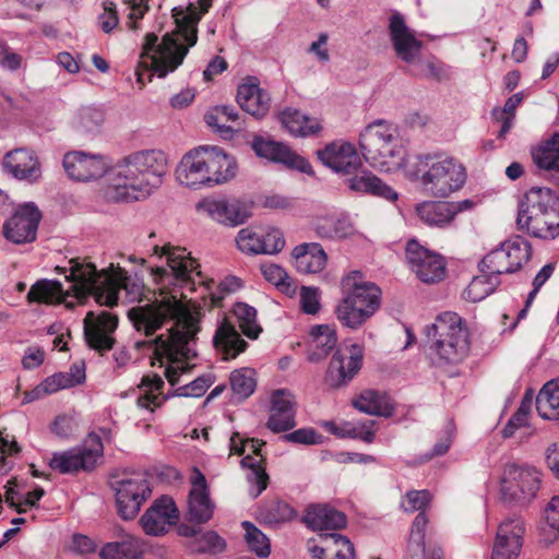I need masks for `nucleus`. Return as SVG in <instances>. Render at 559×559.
Segmentation results:
<instances>
[{"instance_id":"6ab92c4d","label":"nucleus","mask_w":559,"mask_h":559,"mask_svg":"<svg viewBox=\"0 0 559 559\" xmlns=\"http://www.w3.org/2000/svg\"><path fill=\"white\" fill-rule=\"evenodd\" d=\"M251 148L259 157L284 164L288 168L297 169L304 174H312V167L309 162L282 142L254 135L251 141Z\"/></svg>"},{"instance_id":"473e14b6","label":"nucleus","mask_w":559,"mask_h":559,"mask_svg":"<svg viewBox=\"0 0 559 559\" xmlns=\"http://www.w3.org/2000/svg\"><path fill=\"white\" fill-rule=\"evenodd\" d=\"M213 345L222 354L223 359L228 360L245 352L248 344L241 338L236 328L224 319L215 331Z\"/></svg>"},{"instance_id":"f257e3e1","label":"nucleus","mask_w":559,"mask_h":559,"mask_svg":"<svg viewBox=\"0 0 559 559\" xmlns=\"http://www.w3.org/2000/svg\"><path fill=\"white\" fill-rule=\"evenodd\" d=\"M128 318L134 329L146 336L154 335L166 322H174L165 333L136 342V347L153 350L152 365L158 361L162 367L166 360L169 365L165 369V377L171 385H176L180 374L190 370L187 361L195 357L189 343L200 331L198 317L176 296L165 295L153 302L131 308Z\"/></svg>"},{"instance_id":"a211bd4d","label":"nucleus","mask_w":559,"mask_h":559,"mask_svg":"<svg viewBox=\"0 0 559 559\" xmlns=\"http://www.w3.org/2000/svg\"><path fill=\"white\" fill-rule=\"evenodd\" d=\"M214 510L215 503L210 497L206 478L199 468H194L187 501V521L198 525L205 524L213 518Z\"/></svg>"},{"instance_id":"4d7b16f0","label":"nucleus","mask_w":559,"mask_h":559,"mask_svg":"<svg viewBox=\"0 0 559 559\" xmlns=\"http://www.w3.org/2000/svg\"><path fill=\"white\" fill-rule=\"evenodd\" d=\"M234 314L246 336L253 340L259 336L262 329L257 323V310L253 307L245 302H238L234 307Z\"/></svg>"},{"instance_id":"bb28decb","label":"nucleus","mask_w":559,"mask_h":559,"mask_svg":"<svg viewBox=\"0 0 559 559\" xmlns=\"http://www.w3.org/2000/svg\"><path fill=\"white\" fill-rule=\"evenodd\" d=\"M3 168L17 180L35 182L41 176L38 157L33 151L15 148L5 154Z\"/></svg>"},{"instance_id":"4468645a","label":"nucleus","mask_w":559,"mask_h":559,"mask_svg":"<svg viewBox=\"0 0 559 559\" xmlns=\"http://www.w3.org/2000/svg\"><path fill=\"white\" fill-rule=\"evenodd\" d=\"M40 219L41 213L35 203L20 204L4 222L3 236L15 245L31 243L36 239Z\"/></svg>"},{"instance_id":"aec40b11","label":"nucleus","mask_w":559,"mask_h":559,"mask_svg":"<svg viewBox=\"0 0 559 559\" xmlns=\"http://www.w3.org/2000/svg\"><path fill=\"white\" fill-rule=\"evenodd\" d=\"M525 524L522 518L503 521L497 530L491 559H516L523 546Z\"/></svg>"},{"instance_id":"c03bdc74","label":"nucleus","mask_w":559,"mask_h":559,"mask_svg":"<svg viewBox=\"0 0 559 559\" xmlns=\"http://www.w3.org/2000/svg\"><path fill=\"white\" fill-rule=\"evenodd\" d=\"M316 231L321 238L342 239L353 235L355 228L345 215L325 216L318 219Z\"/></svg>"},{"instance_id":"b1692460","label":"nucleus","mask_w":559,"mask_h":559,"mask_svg":"<svg viewBox=\"0 0 559 559\" xmlns=\"http://www.w3.org/2000/svg\"><path fill=\"white\" fill-rule=\"evenodd\" d=\"M93 312H88L84 319V337L88 346L99 353L107 352L114 347L115 340L109 335L118 326L117 316L103 311L94 322Z\"/></svg>"},{"instance_id":"72a5a7b5","label":"nucleus","mask_w":559,"mask_h":559,"mask_svg":"<svg viewBox=\"0 0 559 559\" xmlns=\"http://www.w3.org/2000/svg\"><path fill=\"white\" fill-rule=\"evenodd\" d=\"M345 182L354 192L368 193L389 201H395L397 199V193L390 186L367 170H361L359 174H357V171L352 174L346 178Z\"/></svg>"},{"instance_id":"7ed1b4c3","label":"nucleus","mask_w":559,"mask_h":559,"mask_svg":"<svg viewBox=\"0 0 559 559\" xmlns=\"http://www.w3.org/2000/svg\"><path fill=\"white\" fill-rule=\"evenodd\" d=\"M199 8L190 3L186 9L174 8L176 28L163 36L148 33L143 44L142 58L150 60V68L158 78L174 72L182 62L189 49L198 41V24L212 5V0H198Z\"/></svg>"},{"instance_id":"5fc2aeb1","label":"nucleus","mask_w":559,"mask_h":559,"mask_svg":"<svg viewBox=\"0 0 559 559\" xmlns=\"http://www.w3.org/2000/svg\"><path fill=\"white\" fill-rule=\"evenodd\" d=\"M242 527L245 531L243 537L248 548L258 557H267L271 552V543L269 537L251 522H242Z\"/></svg>"},{"instance_id":"a19ab883","label":"nucleus","mask_w":559,"mask_h":559,"mask_svg":"<svg viewBox=\"0 0 559 559\" xmlns=\"http://www.w3.org/2000/svg\"><path fill=\"white\" fill-rule=\"evenodd\" d=\"M536 409L545 419H559V379L544 384L536 397Z\"/></svg>"},{"instance_id":"2eb2a0df","label":"nucleus","mask_w":559,"mask_h":559,"mask_svg":"<svg viewBox=\"0 0 559 559\" xmlns=\"http://www.w3.org/2000/svg\"><path fill=\"white\" fill-rule=\"evenodd\" d=\"M362 357L364 349L358 344H352L345 349L338 348L329 364L326 384L334 389L348 384L360 370Z\"/></svg>"},{"instance_id":"c9c22d12","label":"nucleus","mask_w":559,"mask_h":559,"mask_svg":"<svg viewBox=\"0 0 559 559\" xmlns=\"http://www.w3.org/2000/svg\"><path fill=\"white\" fill-rule=\"evenodd\" d=\"M282 126L294 136L306 138L318 134L322 130L320 121L304 115L293 108H286L280 114Z\"/></svg>"},{"instance_id":"7c9ffc66","label":"nucleus","mask_w":559,"mask_h":559,"mask_svg":"<svg viewBox=\"0 0 559 559\" xmlns=\"http://www.w3.org/2000/svg\"><path fill=\"white\" fill-rule=\"evenodd\" d=\"M209 187L224 183L236 176L237 164L234 157L217 146H206Z\"/></svg>"},{"instance_id":"9d476101","label":"nucleus","mask_w":559,"mask_h":559,"mask_svg":"<svg viewBox=\"0 0 559 559\" xmlns=\"http://www.w3.org/2000/svg\"><path fill=\"white\" fill-rule=\"evenodd\" d=\"M542 474L534 466L508 464L500 479V492L506 502L527 507L537 497Z\"/></svg>"},{"instance_id":"69168bd1","label":"nucleus","mask_w":559,"mask_h":559,"mask_svg":"<svg viewBox=\"0 0 559 559\" xmlns=\"http://www.w3.org/2000/svg\"><path fill=\"white\" fill-rule=\"evenodd\" d=\"M407 506L404 507L406 512H424L431 500V495L428 490H411L405 495Z\"/></svg>"},{"instance_id":"bf43d9fd","label":"nucleus","mask_w":559,"mask_h":559,"mask_svg":"<svg viewBox=\"0 0 559 559\" xmlns=\"http://www.w3.org/2000/svg\"><path fill=\"white\" fill-rule=\"evenodd\" d=\"M261 272L264 278L275 285L282 293L286 295L295 294L296 286L282 266L277 264H262Z\"/></svg>"},{"instance_id":"6e6552de","label":"nucleus","mask_w":559,"mask_h":559,"mask_svg":"<svg viewBox=\"0 0 559 559\" xmlns=\"http://www.w3.org/2000/svg\"><path fill=\"white\" fill-rule=\"evenodd\" d=\"M413 176L420 181L427 194L442 199L464 187L467 171L454 157L424 154L416 157Z\"/></svg>"},{"instance_id":"cd10ccee","label":"nucleus","mask_w":559,"mask_h":559,"mask_svg":"<svg viewBox=\"0 0 559 559\" xmlns=\"http://www.w3.org/2000/svg\"><path fill=\"white\" fill-rule=\"evenodd\" d=\"M302 521L312 531L320 532L341 530L347 524L345 513L326 503L309 506Z\"/></svg>"},{"instance_id":"f704fd0d","label":"nucleus","mask_w":559,"mask_h":559,"mask_svg":"<svg viewBox=\"0 0 559 559\" xmlns=\"http://www.w3.org/2000/svg\"><path fill=\"white\" fill-rule=\"evenodd\" d=\"M237 102L246 112L262 118L270 109L271 98L257 84H241L237 91Z\"/></svg>"},{"instance_id":"0eeeda50","label":"nucleus","mask_w":559,"mask_h":559,"mask_svg":"<svg viewBox=\"0 0 559 559\" xmlns=\"http://www.w3.org/2000/svg\"><path fill=\"white\" fill-rule=\"evenodd\" d=\"M426 343L438 366L457 365L469 353L468 331L455 312H443L425 329Z\"/></svg>"},{"instance_id":"a878e982","label":"nucleus","mask_w":559,"mask_h":559,"mask_svg":"<svg viewBox=\"0 0 559 559\" xmlns=\"http://www.w3.org/2000/svg\"><path fill=\"white\" fill-rule=\"evenodd\" d=\"M270 417L266 427L273 432H284L296 426V409L293 394L280 389L271 397Z\"/></svg>"},{"instance_id":"58836bf2","label":"nucleus","mask_w":559,"mask_h":559,"mask_svg":"<svg viewBox=\"0 0 559 559\" xmlns=\"http://www.w3.org/2000/svg\"><path fill=\"white\" fill-rule=\"evenodd\" d=\"M536 167L547 171H559V132L531 151Z\"/></svg>"},{"instance_id":"37998d69","label":"nucleus","mask_w":559,"mask_h":559,"mask_svg":"<svg viewBox=\"0 0 559 559\" xmlns=\"http://www.w3.org/2000/svg\"><path fill=\"white\" fill-rule=\"evenodd\" d=\"M297 515L296 510L283 500H271L259 509V519L270 525L277 527L284 523L290 522Z\"/></svg>"},{"instance_id":"423d86ee","label":"nucleus","mask_w":559,"mask_h":559,"mask_svg":"<svg viewBox=\"0 0 559 559\" xmlns=\"http://www.w3.org/2000/svg\"><path fill=\"white\" fill-rule=\"evenodd\" d=\"M516 225L532 237L555 239L559 235V198L549 188H531L519 203Z\"/></svg>"},{"instance_id":"49530a36","label":"nucleus","mask_w":559,"mask_h":559,"mask_svg":"<svg viewBox=\"0 0 559 559\" xmlns=\"http://www.w3.org/2000/svg\"><path fill=\"white\" fill-rule=\"evenodd\" d=\"M105 117V110L102 107L82 106L73 116L72 124L80 132L96 133L103 127Z\"/></svg>"},{"instance_id":"603ef678","label":"nucleus","mask_w":559,"mask_h":559,"mask_svg":"<svg viewBox=\"0 0 559 559\" xmlns=\"http://www.w3.org/2000/svg\"><path fill=\"white\" fill-rule=\"evenodd\" d=\"M321 543L328 546L329 559H355L353 543L338 533L320 534Z\"/></svg>"},{"instance_id":"c756f323","label":"nucleus","mask_w":559,"mask_h":559,"mask_svg":"<svg viewBox=\"0 0 559 559\" xmlns=\"http://www.w3.org/2000/svg\"><path fill=\"white\" fill-rule=\"evenodd\" d=\"M160 255L166 257L171 274L181 283H188L193 272H195L198 276L201 275V272L198 271L199 264L190 255V252H187L186 248L175 247L168 243L160 248Z\"/></svg>"},{"instance_id":"f03ea898","label":"nucleus","mask_w":559,"mask_h":559,"mask_svg":"<svg viewBox=\"0 0 559 559\" xmlns=\"http://www.w3.org/2000/svg\"><path fill=\"white\" fill-rule=\"evenodd\" d=\"M56 270L66 274L70 287L64 290L55 280L37 281L27 293L28 302L61 304L70 295L76 299L93 296L99 305L111 308L118 305L120 290L126 292L129 301H140L143 296L142 281L131 277L119 264L110 263L99 271L87 258L76 257L68 261V266Z\"/></svg>"},{"instance_id":"20e7f679","label":"nucleus","mask_w":559,"mask_h":559,"mask_svg":"<svg viewBox=\"0 0 559 559\" xmlns=\"http://www.w3.org/2000/svg\"><path fill=\"white\" fill-rule=\"evenodd\" d=\"M168 160L163 151L144 150L120 159L112 168L109 197L116 201H138L158 187L167 173Z\"/></svg>"},{"instance_id":"3c124183","label":"nucleus","mask_w":559,"mask_h":559,"mask_svg":"<svg viewBox=\"0 0 559 559\" xmlns=\"http://www.w3.org/2000/svg\"><path fill=\"white\" fill-rule=\"evenodd\" d=\"M506 258L510 261L514 272L526 263L532 253L531 243L521 236L512 237L501 245Z\"/></svg>"},{"instance_id":"052dcab7","label":"nucleus","mask_w":559,"mask_h":559,"mask_svg":"<svg viewBox=\"0 0 559 559\" xmlns=\"http://www.w3.org/2000/svg\"><path fill=\"white\" fill-rule=\"evenodd\" d=\"M522 100H523V94L515 93L507 99V102L504 103V106L501 110L495 109L492 111L493 117L498 121L502 122L501 129L498 134L499 138H503L512 128L514 112H515L518 106L522 103Z\"/></svg>"},{"instance_id":"a18cd8bd","label":"nucleus","mask_w":559,"mask_h":559,"mask_svg":"<svg viewBox=\"0 0 559 559\" xmlns=\"http://www.w3.org/2000/svg\"><path fill=\"white\" fill-rule=\"evenodd\" d=\"M417 214L429 226L445 227L453 221L449 202L428 201L416 207Z\"/></svg>"},{"instance_id":"f8f14e48","label":"nucleus","mask_w":559,"mask_h":559,"mask_svg":"<svg viewBox=\"0 0 559 559\" xmlns=\"http://www.w3.org/2000/svg\"><path fill=\"white\" fill-rule=\"evenodd\" d=\"M104 445L98 435L90 433L84 442L75 448L52 453L49 466L61 474H76L81 471L91 472L97 461L103 457Z\"/></svg>"},{"instance_id":"de8ad7c7","label":"nucleus","mask_w":559,"mask_h":559,"mask_svg":"<svg viewBox=\"0 0 559 559\" xmlns=\"http://www.w3.org/2000/svg\"><path fill=\"white\" fill-rule=\"evenodd\" d=\"M226 547V540L215 531L201 532L187 543V548L192 554L218 555L224 552Z\"/></svg>"},{"instance_id":"4be33fe9","label":"nucleus","mask_w":559,"mask_h":559,"mask_svg":"<svg viewBox=\"0 0 559 559\" xmlns=\"http://www.w3.org/2000/svg\"><path fill=\"white\" fill-rule=\"evenodd\" d=\"M67 175L76 181H90L103 177L108 169L104 157L82 151L69 152L63 156Z\"/></svg>"},{"instance_id":"8fccbe9b","label":"nucleus","mask_w":559,"mask_h":559,"mask_svg":"<svg viewBox=\"0 0 559 559\" xmlns=\"http://www.w3.org/2000/svg\"><path fill=\"white\" fill-rule=\"evenodd\" d=\"M500 283L501 282L500 280H497V276H490L486 272H480L479 275L474 276L469 285L464 290V298L472 302L481 301L488 295L493 293Z\"/></svg>"},{"instance_id":"f3484780","label":"nucleus","mask_w":559,"mask_h":559,"mask_svg":"<svg viewBox=\"0 0 559 559\" xmlns=\"http://www.w3.org/2000/svg\"><path fill=\"white\" fill-rule=\"evenodd\" d=\"M405 254L412 270L420 281L435 283L443 278L445 274V263L440 254L423 247L415 239L407 242Z\"/></svg>"},{"instance_id":"6e6d98bb","label":"nucleus","mask_w":559,"mask_h":559,"mask_svg":"<svg viewBox=\"0 0 559 559\" xmlns=\"http://www.w3.org/2000/svg\"><path fill=\"white\" fill-rule=\"evenodd\" d=\"M428 523L429 520L425 512H419L413 521L407 545L411 557H418L426 552L425 536Z\"/></svg>"},{"instance_id":"1a4fd4ad","label":"nucleus","mask_w":559,"mask_h":559,"mask_svg":"<svg viewBox=\"0 0 559 559\" xmlns=\"http://www.w3.org/2000/svg\"><path fill=\"white\" fill-rule=\"evenodd\" d=\"M397 142L396 130L384 120L368 124L359 136L365 159L385 173L399 169L404 163V152Z\"/></svg>"},{"instance_id":"0e129e2a","label":"nucleus","mask_w":559,"mask_h":559,"mask_svg":"<svg viewBox=\"0 0 559 559\" xmlns=\"http://www.w3.org/2000/svg\"><path fill=\"white\" fill-rule=\"evenodd\" d=\"M261 245L263 246L261 253L264 254H274L282 251L285 246L283 233L277 228H270L265 235H262Z\"/></svg>"},{"instance_id":"393cba45","label":"nucleus","mask_w":559,"mask_h":559,"mask_svg":"<svg viewBox=\"0 0 559 559\" xmlns=\"http://www.w3.org/2000/svg\"><path fill=\"white\" fill-rule=\"evenodd\" d=\"M178 519V510L170 497L163 496L141 516L140 523L148 535L164 534Z\"/></svg>"},{"instance_id":"79ce46f5","label":"nucleus","mask_w":559,"mask_h":559,"mask_svg":"<svg viewBox=\"0 0 559 559\" xmlns=\"http://www.w3.org/2000/svg\"><path fill=\"white\" fill-rule=\"evenodd\" d=\"M559 538V496H554L544 509L539 526V543L549 546Z\"/></svg>"},{"instance_id":"680f3d73","label":"nucleus","mask_w":559,"mask_h":559,"mask_svg":"<svg viewBox=\"0 0 559 559\" xmlns=\"http://www.w3.org/2000/svg\"><path fill=\"white\" fill-rule=\"evenodd\" d=\"M262 235L252 228H242L236 238L237 247L241 252L248 254H261L263 246L261 245Z\"/></svg>"},{"instance_id":"39448f33","label":"nucleus","mask_w":559,"mask_h":559,"mask_svg":"<svg viewBox=\"0 0 559 559\" xmlns=\"http://www.w3.org/2000/svg\"><path fill=\"white\" fill-rule=\"evenodd\" d=\"M342 299L335 308L337 320L352 330L359 329L380 307L381 290L360 271H350L341 281Z\"/></svg>"},{"instance_id":"13d9d810","label":"nucleus","mask_w":559,"mask_h":559,"mask_svg":"<svg viewBox=\"0 0 559 559\" xmlns=\"http://www.w3.org/2000/svg\"><path fill=\"white\" fill-rule=\"evenodd\" d=\"M230 386L235 395L240 400L249 397L255 389L254 371L250 368L234 370L229 377Z\"/></svg>"},{"instance_id":"ddd939ff","label":"nucleus","mask_w":559,"mask_h":559,"mask_svg":"<svg viewBox=\"0 0 559 559\" xmlns=\"http://www.w3.org/2000/svg\"><path fill=\"white\" fill-rule=\"evenodd\" d=\"M164 380L157 374L145 376L142 378L141 388L144 393L136 399V405L140 408L154 412L156 407H160L170 396L201 397L211 386L212 380L210 376H201L190 383L179 386L173 394L163 395Z\"/></svg>"},{"instance_id":"412c9836","label":"nucleus","mask_w":559,"mask_h":559,"mask_svg":"<svg viewBox=\"0 0 559 559\" xmlns=\"http://www.w3.org/2000/svg\"><path fill=\"white\" fill-rule=\"evenodd\" d=\"M317 155L323 165L345 176H350L362 166L356 147L348 142H332L318 151Z\"/></svg>"},{"instance_id":"dca6fc26","label":"nucleus","mask_w":559,"mask_h":559,"mask_svg":"<svg viewBox=\"0 0 559 559\" xmlns=\"http://www.w3.org/2000/svg\"><path fill=\"white\" fill-rule=\"evenodd\" d=\"M390 41L399 59L406 63H416L419 61L423 43L415 36L404 16L395 11L389 19L388 25Z\"/></svg>"},{"instance_id":"4c0bfd02","label":"nucleus","mask_w":559,"mask_h":559,"mask_svg":"<svg viewBox=\"0 0 559 559\" xmlns=\"http://www.w3.org/2000/svg\"><path fill=\"white\" fill-rule=\"evenodd\" d=\"M353 405L361 413L371 416L391 417L394 413V405L391 399L378 391H364L353 401Z\"/></svg>"},{"instance_id":"5701e85b","label":"nucleus","mask_w":559,"mask_h":559,"mask_svg":"<svg viewBox=\"0 0 559 559\" xmlns=\"http://www.w3.org/2000/svg\"><path fill=\"white\" fill-rule=\"evenodd\" d=\"M177 180L189 188L209 187L206 146H200L183 155L176 169Z\"/></svg>"},{"instance_id":"774afa93","label":"nucleus","mask_w":559,"mask_h":559,"mask_svg":"<svg viewBox=\"0 0 559 559\" xmlns=\"http://www.w3.org/2000/svg\"><path fill=\"white\" fill-rule=\"evenodd\" d=\"M263 444H264V442L260 441L258 439L240 440L238 432H235L230 437V442H229V447H230V451L231 452H234V453H236L238 455H241V454H243L245 449L249 448L250 451L255 456H259V457H262V455L260 454V451H261V448H262Z\"/></svg>"},{"instance_id":"e2e57ef3","label":"nucleus","mask_w":559,"mask_h":559,"mask_svg":"<svg viewBox=\"0 0 559 559\" xmlns=\"http://www.w3.org/2000/svg\"><path fill=\"white\" fill-rule=\"evenodd\" d=\"M281 440L284 442L312 445L321 443L322 436L319 435L313 428H300L282 436Z\"/></svg>"},{"instance_id":"09e8293b","label":"nucleus","mask_w":559,"mask_h":559,"mask_svg":"<svg viewBox=\"0 0 559 559\" xmlns=\"http://www.w3.org/2000/svg\"><path fill=\"white\" fill-rule=\"evenodd\" d=\"M263 457L246 455L241 460V465L245 468L249 469L247 475L248 481L252 485L250 489V495L253 498H257L262 493L263 490L267 487L269 476L265 473L264 467L262 466Z\"/></svg>"},{"instance_id":"c85d7f7f","label":"nucleus","mask_w":559,"mask_h":559,"mask_svg":"<svg viewBox=\"0 0 559 559\" xmlns=\"http://www.w3.org/2000/svg\"><path fill=\"white\" fill-rule=\"evenodd\" d=\"M200 206L215 221L225 225H240L248 217V212L239 202L226 199H206Z\"/></svg>"},{"instance_id":"864d4df0","label":"nucleus","mask_w":559,"mask_h":559,"mask_svg":"<svg viewBox=\"0 0 559 559\" xmlns=\"http://www.w3.org/2000/svg\"><path fill=\"white\" fill-rule=\"evenodd\" d=\"M480 272H486L490 276H497L500 280L501 274L513 273L514 270L506 258L504 251L501 246L491 250L479 263Z\"/></svg>"},{"instance_id":"e433bc0d","label":"nucleus","mask_w":559,"mask_h":559,"mask_svg":"<svg viewBox=\"0 0 559 559\" xmlns=\"http://www.w3.org/2000/svg\"><path fill=\"white\" fill-rule=\"evenodd\" d=\"M337 335L330 325H317L310 331L308 360L319 362L336 346Z\"/></svg>"},{"instance_id":"ea45409f","label":"nucleus","mask_w":559,"mask_h":559,"mask_svg":"<svg viewBox=\"0 0 559 559\" xmlns=\"http://www.w3.org/2000/svg\"><path fill=\"white\" fill-rule=\"evenodd\" d=\"M239 114L233 106H217L210 114L205 115L206 123L215 129L221 135L229 138L237 130H240L238 123Z\"/></svg>"},{"instance_id":"9b49d317","label":"nucleus","mask_w":559,"mask_h":559,"mask_svg":"<svg viewBox=\"0 0 559 559\" xmlns=\"http://www.w3.org/2000/svg\"><path fill=\"white\" fill-rule=\"evenodd\" d=\"M110 487L115 491L117 513L126 521L134 519L152 495L146 475L140 472L114 476Z\"/></svg>"},{"instance_id":"2f4dec72","label":"nucleus","mask_w":559,"mask_h":559,"mask_svg":"<svg viewBox=\"0 0 559 559\" xmlns=\"http://www.w3.org/2000/svg\"><path fill=\"white\" fill-rule=\"evenodd\" d=\"M295 266L299 273L316 274L321 272L328 261L322 246L317 242H305L294 248L292 252Z\"/></svg>"},{"instance_id":"338daca9","label":"nucleus","mask_w":559,"mask_h":559,"mask_svg":"<svg viewBox=\"0 0 559 559\" xmlns=\"http://www.w3.org/2000/svg\"><path fill=\"white\" fill-rule=\"evenodd\" d=\"M300 307L305 313L316 314L320 310L319 288L302 286L300 290Z\"/></svg>"}]
</instances>
